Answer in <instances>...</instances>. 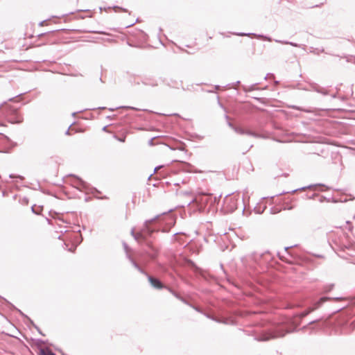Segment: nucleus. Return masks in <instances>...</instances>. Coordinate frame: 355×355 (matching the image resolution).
<instances>
[{
    "mask_svg": "<svg viewBox=\"0 0 355 355\" xmlns=\"http://www.w3.org/2000/svg\"><path fill=\"white\" fill-rule=\"evenodd\" d=\"M148 281L150 283L151 286L155 288L162 289L164 288L163 284L156 278L149 276Z\"/></svg>",
    "mask_w": 355,
    "mask_h": 355,
    "instance_id": "nucleus-1",
    "label": "nucleus"
},
{
    "mask_svg": "<svg viewBox=\"0 0 355 355\" xmlns=\"http://www.w3.org/2000/svg\"><path fill=\"white\" fill-rule=\"evenodd\" d=\"M41 355H55L51 351L46 349L41 352Z\"/></svg>",
    "mask_w": 355,
    "mask_h": 355,
    "instance_id": "nucleus-2",
    "label": "nucleus"
},
{
    "mask_svg": "<svg viewBox=\"0 0 355 355\" xmlns=\"http://www.w3.org/2000/svg\"><path fill=\"white\" fill-rule=\"evenodd\" d=\"M311 311H312V310H311ZM309 312H310V311H306V312H304V313H302V317H304V316L307 315L309 314Z\"/></svg>",
    "mask_w": 355,
    "mask_h": 355,
    "instance_id": "nucleus-3",
    "label": "nucleus"
},
{
    "mask_svg": "<svg viewBox=\"0 0 355 355\" xmlns=\"http://www.w3.org/2000/svg\"><path fill=\"white\" fill-rule=\"evenodd\" d=\"M119 140L120 141L124 142V141H125V137H124V138L119 139Z\"/></svg>",
    "mask_w": 355,
    "mask_h": 355,
    "instance_id": "nucleus-4",
    "label": "nucleus"
},
{
    "mask_svg": "<svg viewBox=\"0 0 355 355\" xmlns=\"http://www.w3.org/2000/svg\"><path fill=\"white\" fill-rule=\"evenodd\" d=\"M194 200H195L196 202H198V196H196Z\"/></svg>",
    "mask_w": 355,
    "mask_h": 355,
    "instance_id": "nucleus-5",
    "label": "nucleus"
},
{
    "mask_svg": "<svg viewBox=\"0 0 355 355\" xmlns=\"http://www.w3.org/2000/svg\"><path fill=\"white\" fill-rule=\"evenodd\" d=\"M284 336V334H281V335H279V336H276L275 337H277V336Z\"/></svg>",
    "mask_w": 355,
    "mask_h": 355,
    "instance_id": "nucleus-6",
    "label": "nucleus"
},
{
    "mask_svg": "<svg viewBox=\"0 0 355 355\" xmlns=\"http://www.w3.org/2000/svg\"><path fill=\"white\" fill-rule=\"evenodd\" d=\"M320 300H321V302H324V301H325V299L324 298H321Z\"/></svg>",
    "mask_w": 355,
    "mask_h": 355,
    "instance_id": "nucleus-7",
    "label": "nucleus"
}]
</instances>
